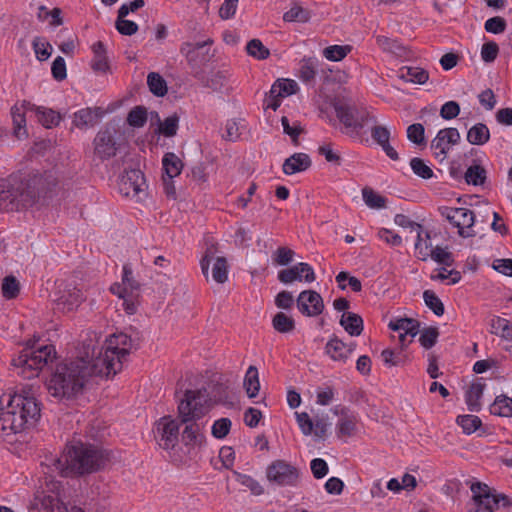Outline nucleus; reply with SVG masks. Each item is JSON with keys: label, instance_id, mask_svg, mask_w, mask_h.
<instances>
[{"label": "nucleus", "instance_id": "nucleus-16", "mask_svg": "<svg viewBox=\"0 0 512 512\" xmlns=\"http://www.w3.org/2000/svg\"><path fill=\"white\" fill-rule=\"evenodd\" d=\"M297 308L307 317H316L324 310V302L321 295L314 290L302 291L296 300Z\"/></svg>", "mask_w": 512, "mask_h": 512}, {"label": "nucleus", "instance_id": "nucleus-60", "mask_svg": "<svg viewBox=\"0 0 512 512\" xmlns=\"http://www.w3.org/2000/svg\"><path fill=\"white\" fill-rule=\"evenodd\" d=\"M43 505L46 512H73V510L78 509L77 507H72L71 510L68 511L64 503L58 497L53 496L46 497L43 501Z\"/></svg>", "mask_w": 512, "mask_h": 512}, {"label": "nucleus", "instance_id": "nucleus-40", "mask_svg": "<svg viewBox=\"0 0 512 512\" xmlns=\"http://www.w3.org/2000/svg\"><path fill=\"white\" fill-rule=\"evenodd\" d=\"M147 84L150 92L157 97H163L167 93L166 81L160 74L156 72H151L148 74Z\"/></svg>", "mask_w": 512, "mask_h": 512}, {"label": "nucleus", "instance_id": "nucleus-19", "mask_svg": "<svg viewBox=\"0 0 512 512\" xmlns=\"http://www.w3.org/2000/svg\"><path fill=\"white\" fill-rule=\"evenodd\" d=\"M333 413L339 415L340 418L337 423V435L338 437H352L357 431V417L350 413L346 407L336 406L333 409Z\"/></svg>", "mask_w": 512, "mask_h": 512}, {"label": "nucleus", "instance_id": "nucleus-31", "mask_svg": "<svg viewBox=\"0 0 512 512\" xmlns=\"http://www.w3.org/2000/svg\"><path fill=\"white\" fill-rule=\"evenodd\" d=\"M243 386L249 398H254L258 395L260 390L259 373L256 366H249L245 377Z\"/></svg>", "mask_w": 512, "mask_h": 512}, {"label": "nucleus", "instance_id": "nucleus-12", "mask_svg": "<svg viewBox=\"0 0 512 512\" xmlns=\"http://www.w3.org/2000/svg\"><path fill=\"white\" fill-rule=\"evenodd\" d=\"M119 191L125 197L142 201L147 196V185L144 174L139 169H131L119 180Z\"/></svg>", "mask_w": 512, "mask_h": 512}, {"label": "nucleus", "instance_id": "nucleus-29", "mask_svg": "<svg viewBox=\"0 0 512 512\" xmlns=\"http://www.w3.org/2000/svg\"><path fill=\"white\" fill-rule=\"evenodd\" d=\"M388 327L393 331H401L406 334H410L409 342H411L419 332V322L412 318L391 320Z\"/></svg>", "mask_w": 512, "mask_h": 512}, {"label": "nucleus", "instance_id": "nucleus-52", "mask_svg": "<svg viewBox=\"0 0 512 512\" xmlns=\"http://www.w3.org/2000/svg\"><path fill=\"white\" fill-rule=\"evenodd\" d=\"M423 299L426 306L430 308L435 315L442 316L444 314V305L432 290H425L423 293Z\"/></svg>", "mask_w": 512, "mask_h": 512}, {"label": "nucleus", "instance_id": "nucleus-45", "mask_svg": "<svg viewBox=\"0 0 512 512\" xmlns=\"http://www.w3.org/2000/svg\"><path fill=\"white\" fill-rule=\"evenodd\" d=\"M246 52L257 60H265L270 56V51L259 39H252L246 45Z\"/></svg>", "mask_w": 512, "mask_h": 512}, {"label": "nucleus", "instance_id": "nucleus-33", "mask_svg": "<svg viewBox=\"0 0 512 512\" xmlns=\"http://www.w3.org/2000/svg\"><path fill=\"white\" fill-rule=\"evenodd\" d=\"M400 78L414 84H425L429 79V73L420 67H403L400 70Z\"/></svg>", "mask_w": 512, "mask_h": 512}, {"label": "nucleus", "instance_id": "nucleus-51", "mask_svg": "<svg viewBox=\"0 0 512 512\" xmlns=\"http://www.w3.org/2000/svg\"><path fill=\"white\" fill-rule=\"evenodd\" d=\"M456 422L462 427L465 434H472L481 426L480 418L475 415H460Z\"/></svg>", "mask_w": 512, "mask_h": 512}, {"label": "nucleus", "instance_id": "nucleus-48", "mask_svg": "<svg viewBox=\"0 0 512 512\" xmlns=\"http://www.w3.org/2000/svg\"><path fill=\"white\" fill-rule=\"evenodd\" d=\"M319 61L317 58L309 57L302 60L300 68L301 79L309 82L314 79Z\"/></svg>", "mask_w": 512, "mask_h": 512}, {"label": "nucleus", "instance_id": "nucleus-63", "mask_svg": "<svg viewBox=\"0 0 512 512\" xmlns=\"http://www.w3.org/2000/svg\"><path fill=\"white\" fill-rule=\"evenodd\" d=\"M484 28L488 33L500 34L506 29V21L500 16H495L485 22Z\"/></svg>", "mask_w": 512, "mask_h": 512}, {"label": "nucleus", "instance_id": "nucleus-11", "mask_svg": "<svg viewBox=\"0 0 512 512\" xmlns=\"http://www.w3.org/2000/svg\"><path fill=\"white\" fill-rule=\"evenodd\" d=\"M266 476L269 482L278 486H296L300 471L285 460H275L267 467Z\"/></svg>", "mask_w": 512, "mask_h": 512}, {"label": "nucleus", "instance_id": "nucleus-58", "mask_svg": "<svg viewBox=\"0 0 512 512\" xmlns=\"http://www.w3.org/2000/svg\"><path fill=\"white\" fill-rule=\"evenodd\" d=\"M281 124L285 134L290 136L292 142L297 145L298 137L303 132V128L298 121H295L293 125H290L289 120L286 116L281 118Z\"/></svg>", "mask_w": 512, "mask_h": 512}, {"label": "nucleus", "instance_id": "nucleus-47", "mask_svg": "<svg viewBox=\"0 0 512 512\" xmlns=\"http://www.w3.org/2000/svg\"><path fill=\"white\" fill-rule=\"evenodd\" d=\"M351 50L350 45H332L323 50V56L330 61H341Z\"/></svg>", "mask_w": 512, "mask_h": 512}, {"label": "nucleus", "instance_id": "nucleus-35", "mask_svg": "<svg viewBox=\"0 0 512 512\" xmlns=\"http://www.w3.org/2000/svg\"><path fill=\"white\" fill-rule=\"evenodd\" d=\"M490 413L500 417H512V398L499 395L489 407Z\"/></svg>", "mask_w": 512, "mask_h": 512}, {"label": "nucleus", "instance_id": "nucleus-25", "mask_svg": "<svg viewBox=\"0 0 512 512\" xmlns=\"http://www.w3.org/2000/svg\"><path fill=\"white\" fill-rule=\"evenodd\" d=\"M28 104L30 103L24 102L20 107L14 106L11 108L14 134L19 139L27 136L25 111H31Z\"/></svg>", "mask_w": 512, "mask_h": 512}, {"label": "nucleus", "instance_id": "nucleus-10", "mask_svg": "<svg viewBox=\"0 0 512 512\" xmlns=\"http://www.w3.org/2000/svg\"><path fill=\"white\" fill-rule=\"evenodd\" d=\"M440 214L458 229V234L462 238H471L476 236L474 230L475 214L467 208L441 207Z\"/></svg>", "mask_w": 512, "mask_h": 512}, {"label": "nucleus", "instance_id": "nucleus-36", "mask_svg": "<svg viewBox=\"0 0 512 512\" xmlns=\"http://www.w3.org/2000/svg\"><path fill=\"white\" fill-rule=\"evenodd\" d=\"M490 139V131L483 123H477L467 132V141L472 145H483Z\"/></svg>", "mask_w": 512, "mask_h": 512}, {"label": "nucleus", "instance_id": "nucleus-46", "mask_svg": "<svg viewBox=\"0 0 512 512\" xmlns=\"http://www.w3.org/2000/svg\"><path fill=\"white\" fill-rule=\"evenodd\" d=\"M1 292L4 298L14 299L20 292V283L15 276H6L1 285Z\"/></svg>", "mask_w": 512, "mask_h": 512}, {"label": "nucleus", "instance_id": "nucleus-39", "mask_svg": "<svg viewBox=\"0 0 512 512\" xmlns=\"http://www.w3.org/2000/svg\"><path fill=\"white\" fill-rule=\"evenodd\" d=\"M491 333L506 340H512V324L504 318L494 317L491 320Z\"/></svg>", "mask_w": 512, "mask_h": 512}, {"label": "nucleus", "instance_id": "nucleus-7", "mask_svg": "<svg viewBox=\"0 0 512 512\" xmlns=\"http://www.w3.org/2000/svg\"><path fill=\"white\" fill-rule=\"evenodd\" d=\"M55 358V349L52 345L24 348L17 358L12 360V365L19 369L26 379L37 377L39 372Z\"/></svg>", "mask_w": 512, "mask_h": 512}, {"label": "nucleus", "instance_id": "nucleus-62", "mask_svg": "<svg viewBox=\"0 0 512 512\" xmlns=\"http://www.w3.org/2000/svg\"><path fill=\"white\" fill-rule=\"evenodd\" d=\"M294 254L288 247H279L274 253L273 260L277 265L286 266L293 261Z\"/></svg>", "mask_w": 512, "mask_h": 512}, {"label": "nucleus", "instance_id": "nucleus-44", "mask_svg": "<svg viewBox=\"0 0 512 512\" xmlns=\"http://www.w3.org/2000/svg\"><path fill=\"white\" fill-rule=\"evenodd\" d=\"M362 196L365 204L372 209H381L386 206V198L377 194L372 188L362 189Z\"/></svg>", "mask_w": 512, "mask_h": 512}, {"label": "nucleus", "instance_id": "nucleus-3", "mask_svg": "<svg viewBox=\"0 0 512 512\" xmlns=\"http://www.w3.org/2000/svg\"><path fill=\"white\" fill-rule=\"evenodd\" d=\"M107 457L102 450L92 445L79 443L68 447L60 457H48L42 463L53 477H72L92 473L105 465Z\"/></svg>", "mask_w": 512, "mask_h": 512}, {"label": "nucleus", "instance_id": "nucleus-50", "mask_svg": "<svg viewBox=\"0 0 512 512\" xmlns=\"http://www.w3.org/2000/svg\"><path fill=\"white\" fill-rule=\"evenodd\" d=\"M486 179V170L480 165H472L465 172V180L468 184L482 185Z\"/></svg>", "mask_w": 512, "mask_h": 512}, {"label": "nucleus", "instance_id": "nucleus-37", "mask_svg": "<svg viewBox=\"0 0 512 512\" xmlns=\"http://www.w3.org/2000/svg\"><path fill=\"white\" fill-rule=\"evenodd\" d=\"M163 169L168 176V179L172 180L174 177L178 176L182 169L183 163L181 159L174 153L169 152L166 153L162 159Z\"/></svg>", "mask_w": 512, "mask_h": 512}, {"label": "nucleus", "instance_id": "nucleus-20", "mask_svg": "<svg viewBox=\"0 0 512 512\" xmlns=\"http://www.w3.org/2000/svg\"><path fill=\"white\" fill-rule=\"evenodd\" d=\"M395 224H397L400 227L403 228H411L412 230H415L417 233V239L415 243V250L417 253V257L422 261H427L428 259V248L430 247V244H426L425 248L422 247V235L424 233L423 226L421 224H418L412 220H410L406 215L404 214H397L394 218Z\"/></svg>", "mask_w": 512, "mask_h": 512}, {"label": "nucleus", "instance_id": "nucleus-38", "mask_svg": "<svg viewBox=\"0 0 512 512\" xmlns=\"http://www.w3.org/2000/svg\"><path fill=\"white\" fill-rule=\"evenodd\" d=\"M485 385L482 383H473L467 390L465 398L468 409L472 412L480 410V399L483 395Z\"/></svg>", "mask_w": 512, "mask_h": 512}, {"label": "nucleus", "instance_id": "nucleus-27", "mask_svg": "<svg viewBox=\"0 0 512 512\" xmlns=\"http://www.w3.org/2000/svg\"><path fill=\"white\" fill-rule=\"evenodd\" d=\"M32 112H34L38 118V121L46 128L57 126L60 123L61 116L58 112L34 104H28Z\"/></svg>", "mask_w": 512, "mask_h": 512}, {"label": "nucleus", "instance_id": "nucleus-15", "mask_svg": "<svg viewBox=\"0 0 512 512\" xmlns=\"http://www.w3.org/2000/svg\"><path fill=\"white\" fill-rule=\"evenodd\" d=\"M460 138V133L456 128L441 129L431 142V149L435 158L440 161L445 160L450 148L458 144Z\"/></svg>", "mask_w": 512, "mask_h": 512}, {"label": "nucleus", "instance_id": "nucleus-53", "mask_svg": "<svg viewBox=\"0 0 512 512\" xmlns=\"http://www.w3.org/2000/svg\"><path fill=\"white\" fill-rule=\"evenodd\" d=\"M410 167L413 173L422 179H430L434 175L433 170L421 158H412Z\"/></svg>", "mask_w": 512, "mask_h": 512}, {"label": "nucleus", "instance_id": "nucleus-54", "mask_svg": "<svg viewBox=\"0 0 512 512\" xmlns=\"http://www.w3.org/2000/svg\"><path fill=\"white\" fill-rule=\"evenodd\" d=\"M147 121V111L143 106L134 107L127 116V122L133 127H143Z\"/></svg>", "mask_w": 512, "mask_h": 512}, {"label": "nucleus", "instance_id": "nucleus-43", "mask_svg": "<svg viewBox=\"0 0 512 512\" xmlns=\"http://www.w3.org/2000/svg\"><path fill=\"white\" fill-rule=\"evenodd\" d=\"M212 277L219 284H223L227 281L228 263L225 257L219 256L214 259Z\"/></svg>", "mask_w": 512, "mask_h": 512}, {"label": "nucleus", "instance_id": "nucleus-1", "mask_svg": "<svg viewBox=\"0 0 512 512\" xmlns=\"http://www.w3.org/2000/svg\"><path fill=\"white\" fill-rule=\"evenodd\" d=\"M98 378L103 379L105 376L90 356V345L83 343V352L79 356L57 365L47 383V389L55 398L71 399Z\"/></svg>", "mask_w": 512, "mask_h": 512}, {"label": "nucleus", "instance_id": "nucleus-8", "mask_svg": "<svg viewBox=\"0 0 512 512\" xmlns=\"http://www.w3.org/2000/svg\"><path fill=\"white\" fill-rule=\"evenodd\" d=\"M334 110L339 121L353 130H360L368 124L377 123V118L365 107L338 101L334 103Z\"/></svg>", "mask_w": 512, "mask_h": 512}, {"label": "nucleus", "instance_id": "nucleus-5", "mask_svg": "<svg viewBox=\"0 0 512 512\" xmlns=\"http://www.w3.org/2000/svg\"><path fill=\"white\" fill-rule=\"evenodd\" d=\"M207 396L202 390H186L178 405L179 418L185 424L182 432V441L185 445H196L203 441L204 425L197 421L208 412Z\"/></svg>", "mask_w": 512, "mask_h": 512}, {"label": "nucleus", "instance_id": "nucleus-34", "mask_svg": "<svg viewBox=\"0 0 512 512\" xmlns=\"http://www.w3.org/2000/svg\"><path fill=\"white\" fill-rule=\"evenodd\" d=\"M297 89L298 85L294 80H277L270 89V96L284 98L296 93Z\"/></svg>", "mask_w": 512, "mask_h": 512}, {"label": "nucleus", "instance_id": "nucleus-21", "mask_svg": "<svg viewBox=\"0 0 512 512\" xmlns=\"http://www.w3.org/2000/svg\"><path fill=\"white\" fill-rule=\"evenodd\" d=\"M371 127V137L372 139L383 149L385 154L391 160H398L399 155L397 151L390 145V130L387 126L378 125L377 123L372 124Z\"/></svg>", "mask_w": 512, "mask_h": 512}, {"label": "nucleus", "instance_id": "nucleus-28", "mask_svg": "<svg viewBox=\"0 0 512 512\" xmlns=\"http://www.w3.org/2000/svg\"><path fill=\"white\" fill-rule=\"evenodd\" d=\"M340 325L350 336H359L363 331L362 317L353 312L343 313Z\"/></svg>", "mask_w": 512, "mask_h": 512}, {"label": "nucleus", "instance_id": "nucleus-22", "mask_svg": "<svg viewBox=\"0 0 512 512\" xmlns=\"http://www.w3.org/2000/svg\"><path fill=\"white\" fill-rule=\"evenodd\" d=\"M103 116V110L99 107L84 108L74 113L73 124L79 129L93 127Z\"/></svg>", "mask_w": 512, "mask_h": 512}, {"label": "nucleus", "instance_id": "nucleus-41", "mask_svg": "<svg viewBox=\"0 0 512 512\" xmlns=\"http://www.w3.org/2000/svg\"><path fill=\"white\" fill-rule=\"evenodd\" d=\"M311 18L309 10L294 4L286 13L283 15V20L286 22H308Z\"/></svg>", "mask_w": 512, "mask_h": 512}, {"label": "nucleus", "instance_id": "nucleus-6", "mask_svg": "<svg viewBox=\"0 0 512 512\" xmlns=\"http://www.w3.org/2000/svg\"><path fill=\"white\" fill-rule=\"evenodd\" d=\"M90 345V356L102 371L105 378L113 377L123 368V363L133 348V340L125 333H117L110 337L105 347L96 352L92 342Z\"/></svg>", "mask_w": 512, "mask_h": 512}, {"label": "nucleus", "instance_id": "nucleus-23", "mask_svg": "<svg viewBox=\"0 0 512 512\" xmlns=\"http://www.w3.org/2000/svg\"><path fill=\"white\" fill-rule=\"evenodd\" d=\"M312 165L311 158L306 153H294L285 159L282 170L286 175L300 173L309 169Z\"/></svg>", "mask_w": 512, "mask_h": 512}, {"label": "nucleus", "instance_id": "nucleus-4", "mask_svg": "<svg viewBox=\"0 0 512 512\" xmlns=\"http://www.w3.org/2000/svg\"><path fill=\"white\" fill-rule=\"evenodd\" d=\"M0 436L6 437L34 426L40 418V407L30 390L0 398Z\"/></svg>", "mask_w": 512, "mask_h": 512}, {"label": "nucleus", "instance_id": "nucleus-14", "mask_svg": "<svg viewBox=\"0 0 512 512\" xmlns=\"http://www.w3.org/2000/svg\"><path fill=\"white\" fill-rule=\"evenodd\" d=\"M114 134V128L108 126L96 134L93 140V154L96 158L104 161L116 155L118 145Z\"/></svg>", "mask_w": 512, "mask_h": 512}, {"label": "nucleus", "instance_id": "nucleus-30", "mask_svg": "<svg viewBox=\"0 0 512 512\" xmlns=\"http://www.w3.org/2000/svg\"><path fill=\"white\" fill-rule=\"evenodd\" d=\"M128 15V5L123 4L118 10V17L115 23L116 29L122 35L131 36L138 31V25L124 18Z\"/></svg>", "mask_w": 512, "mask_h": 512}, {"label": "nucleus", "instance_id": "nucleus-24", "mask_svg": "<svg viewBox=\"0 0 512 512\" xmlns=\"http://www.w3.org/2000/svg\"><path fill=\"white\" fill-rule=\"evenodd\" d=\"M352 344H346L338 337H332L326 344V353L334 361L345 362L353 352Z\"/></svg>", "mask_w": 512, "mask_h": 512}, {"label": "nucleus", "instance_id": "nucleus-17", "mask_svg": "<svg viewBox=\"0 0 512 512\" xmlns=\"http://www.w3.org/2000/svg\"><path fill=\"white\" fill-rule=\"evenodd\" d=\"M315 279L316 276L313 268L308 263L304 262H300L278 272V280L283 284H290L295 281L311 283L315 281Z\"/></svg>", "mask_w": 512, "mask_h": 512}, {"label": "nucleus", "instance_id": "nucleus-55", "mask_svg": "<svg viewBox=\"0 0 512 512\" xmlns=\"http://www.w3.org/2000/svg\"><path fill=\"white\" fill-rule=\"evenodd\" d=\"M32 46L39 61H45L51 56L52 46L42 38L35 37Z\"/></svg>", "mask_w": 512, "mask_h": 512}, {"label": "nucleus", "instance_id": "nucleus-59", "mask_svg": "<svg viewBox=\"0 0 512 512\" xmlns=\"http://www.w3.org/2000/svg\"><path fill=\"white\" fill-rule=\"evenodd\" d=\"M438 336V328L428 327L421 332L419 341L425 349H430L436 344Z\"/></svg>", "mask_w": 512, "mask_h": 512}, {"label": "nucleus", "instance_id": "nucleus-13", "mask_svg": "<svg viewBox=\"0 0 512 512\" xmlns=\"http://www.w3.org/2000/svg\"><path fill=\"white\" fill-rule=\"evenodd\" d=\"M155 438L159 446L165 450L175 448L179 441V425L176 420L161 418L156 423Z\"/></svg>", "mask_w": 512, "mask_h": 512}, {"label": "nucleus", "instance_id": "nucleus-2", "mask_svg": "<svg viewBox=\"0 0 512 512\" xmlns=\"http://www.w3.org/2000/svg\"><path fill=\"white\" fill-rule=\"evenodd\" d=\"M57 184L51 173L11 175L0 179V211H18L31 206L37 198Z\"/></svg>", "mask_w": 512, "mask_h": 512}, {"label": "nucleus", "instance_id": "nucleus-57", "mask_svg": "<svg viewBox=\"0 0 512 512\" xmlns=\"http://www.w3.org/2000/svg\"><path fill=\"white\" fill-rule=\"evenodd\" d=\"M429 257H431L435 262L446 266H451L454 261L452 254L440 246H436L431 249L430 252L428 251V258Z\"/></svg>", "mask_w": 512, "mask_h": 512}, {"label": "nucleus", "instance_id": "nucleus-42", "mask_svg": "<svg viewBox=\"0 0 512 512\" xmlns=\"http://www.w3.org/2000/svg\"><path fill=\"white\" fill-rule=\"evenodd\" d=\"M273 328L280 333H289L295 328V321L292 317L283 312H278L272 320Z\"/></svg>", "mask_w": 512, "mask_h": 512}, {"label": "nucleus", "instance_id": "nucleus-61", "mask_svg": "<svg viewBox=\"0 0 512 512\" xmlns=\"http://www.w3.org/2000/svg\"><path fill=\"white\" fill-rule=\"evenodd\" d=\"M499 53L498 44L494 41L486 42L481 48V58L485 63L493 62Z\"/></svg>", "mask_w": 512, "mask_h": 512}, {"label": "nucleus", "instance_id": "nucleus-64", "mask_svg": "<svg viewBox=\"0 0 512 512\" xmlns=\"http://www.w3.org/2000/svg\"><path fill=\"white\" fill-rule=\"evenodd\" d=\"M295 415H296V420H297V423L299 425V428H300L301 432L305 436L311 435L313 433V429H314V422L310 418L308 413H306V412H301V413L296 412Z\"/></svg>", "mask_w": 512, "mask_h": 512}, {"label": "nucleus", "instance_id": "nucleus-9", "mask_svg": "<svg viewBox=\"0 0 512 512\" xmlns=\"http://www.w3.org/2000/svg\"><path fill=\"white\" fill-rule=\"evenodd\" d=\"M140 284L134 279L132 269L123 267L122 283H114L110 291L123 300V307L127 314L133 315L137 310Z\"/></svg>", "mask_w": 512, "mask_h": 512}, {"label": "nucleus", "instance_id": "nucleus-49", "mask_svg": "<svg viewBox=\"0 0 512 512\" xmlns=\"http://www.w3.org/2000/svg\"><path fill=\"white\" fill-rule=\"evenodd\" d=\"M230 74L227 70H218L210 74L206 86L214 91H220L227 83Z\"/></svg>", "mask_w": 512, "mask_h": 512}, {"label": "nucleus", "instance_id": "nucleus-18", "mask_svg": "<svg viewBox=\"0 0 512 512\" xmlns=\"http://www.w3.org/2000/svg\"><path fill=\"white\" fill-rule=\"evenodd\" d=\"M473 493L472 501L480 503L488 512H494L497 509V493L481 482H474L470 486Z\"/></svg>", "mask_w": 512, "mask_h": 512}, {"label": "nucleus", "instance_id": "nucleus-32", "mask_svg": "<svg viewBox=\"0 0 512 512\" xmlns=\"http://www.w3.org/2000/svg\"><path fill=\"white\" fill-rule=\"evenodd\" d=\"M92 51L94 58L92 61V69L97 72H106L109 70L108 59L106 56V48L101 41L93 44Z\"/></svg>", "mask_w": 512, "mask_h": 512}, {"label": "nucleus", "instance_id": "nucleus-56", "mask_svg": "<svg viewBox=\"0 0 512 512\" xmlns=\"http://www.w3.org/2000/svg\"><path fill=\"white\" fill-rule=\"evenodd\" d=\"M179 117L177 114H173L160 122L159 132L165 137H173L176 135L178 130Z\"/></svg>", "mask_w": 512, "mask_h": 512}, {"label": "nucleus", "instance_id": "nucleus-26", "mask_svg": "<svg viewBox=\"0 0 512 512\" xmlns=\"http://www.w3.org/2000/svg\"><path fill=\"white\" fill-rule=\"evenodd\" d=\"M83 293L79 289L69 291L67 295L61 296L56 301V309L62 313H68L77 308L83 301Z\"/></svg>", "mask_w": 512, "mask_h": 512}]
</instances>
